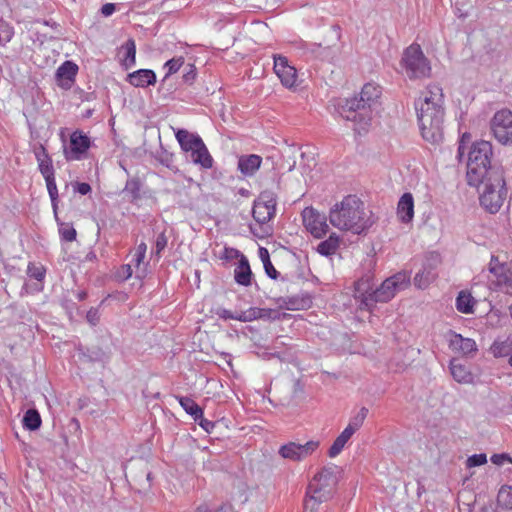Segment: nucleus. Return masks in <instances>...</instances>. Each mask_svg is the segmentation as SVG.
<instances>
[{
	"label": "nucleus",
	"mask_w": 512,
	"mask_h": 512,
	"mask_svg": "<svg viewBox=\"0 0 512 512\" xmlns=\"http://www.w3.org/2000/svg\"><path fill=\"white\" fill-rule=\"evenodd\" d=\"M382 94L381 87L376 83H366L360 92V97H353L347 99L345 104L342 105L340 114L343 118H351L353 116V107L356 108H369L371 109L380 99Z\"/></svg>",
	"instance_id": "nucleus-7"
},
{
	"label": "nucleus",
	"mask_w": 512,
	"mask_h": 512,
	"mask_svg": "<svg viewBox=\"0 0 512 512\" xmlns=\"http://www.w3.org/2000/svg\"><path fill=\"white\" fill-rule=\"evenodd\" d=\"M470 140V134L469 133H464L461 137V140H460V143H459V146H458V154L459 156H462L464 154V151H465V142H468Z\"/></svg>",
	"instance_id": "nucleus-51"
},
{
	"label": "nucleus",
	"mask_w": 512,
	"mask_h": 512,
	"mask_svg": "<svg viewBox=\"0 0 512 512\" xmlns=\"http://www.w3.org/2000/svg\"><path fill=\"white\" fill-rule=\"evenodd\" d=\"M341 238L336 232L330 233L327 239L321 241L317 246V252L323 256L335 254L340 246Z\"/></svg>",
	"instance_id": "nucleus-29"
},
{
	"label": "nucleus",
	"mask_w": 512,
	"mask_h": 512,
	"mask_svg": "<svg viewBox=\"0 0 512 512\" xmlns=\"http://www.w3.org/2000/svg\"><path fill=\"white\" fill-rule=\"evenodd\" d=\"M450 348L463 355H470L477 351V345L473 339L464 338L456 333L450 339Z\"/></svg>",
	"instance_id": "nucleus-25"
},
{
	"label": "nucleus",
	"mask_w": 512,
	"mask_h": 512,
	"mask_svg": "<svg viewBox=\"0 0 512 512\" xmlns=\"http://www.w3.org/2000/svg\"><path fill=\"white\" fill-rule=\"evenodd\" d=\"M368 415V409L362 407L358 414L351 419L347 427L341 432V434L334 440L331 447L328 450V456L335 458L338 456L353 434L360 429Z\"/></svg>",
	"instance_id": "nucleus-13"
},
{
	"label": "nucleus",
	"mask_w": 512,
	"mask_h": 512,
	"mask_svg": "<svg viewBox=\"0 0 512 512\" xmlns=\"http://www.w3.org/2000/svg\"><path fill=\"white\" fill-rule=\"evenodd\" d=\"M505 461L512 464V458L508 454L502 453L491 456V462L495 465H502Z\"/></svg>",
	"instance_id": "nucleus-48"
},
{
	"label": "nucleus",
	"mask_w": 512,
	"mask_h": 512,
	"mask_svg": "<svg viewBox=\"0 0 512 512\" xmlns=\"http://www.w3.org/2000/svg\"><path fill=\"white\" fill-rule=\"evenodd\" d=\"M373 286L371 274H366L355 282L353 297L358 303L359 309L372 311L375 291Z\"/></svg>",
	"instance_id": "nucleus-15"
},
{
	"label": "nucleus",
	"mask_w": 512,
	"mask_h": 512,
	"mask_svg": "<svg viewBox=\"0 0 512 512\" xmlns=\"http://www.w3.org/2000/svg\"><path fill=\"white\" fill-rule=\"evenodd\" d=\"M274 72L279 78L281 84L290 90H294L298 86L297 69L292 66L288 59L282 55H274Z\"/></svg>",
	"instance_id": "nucleus-16"
},
{
	"label": "nucleus",
	"mask_w": 512,
	"mask_h": 512,
	"mask_svg": "<svg viewBox=\"0 0 512 512\" xmlns=\"http://www.w3.org/2000/svg\"><path fill=\"white\" fill-rule=\"evenodd\" d=\"M495 138L502 144H512V112L508 109L497 111L491 121Z\"/></svg>",
	"instance_id": "nucleus-14"
},
{
	"label": "nucleus",
	"mask_w": 512,
	"mask_h": 512,
	"mask_svg": "<svg viewBox=\"0 0 512 512\" xmlns=\"http://www.w3.org/2000/svg\"><path fill=\"white\" fill-rule=\"evenodd\" d=\"M132 267L130 263L122 265L116 272V277L121 281L129 279L133 275V272H135Z\"/></svg>",
	"instance_id": "nucleus-45"
},
{
	"label": "nucleus",
	"mask_w": 512,
	"mask_h": 512,
	"mask_svg": "<svg viewBox=\"0 0 512 512\" xmlns=\"http://www.w3.org/2000/svg\"><path fill=\"white\" fill-rule=\"evenodd\" d=\"M397 217L401 223L408 224L414 218V198L410 192L404 193L397 203Z\"/></svg>",
	"instance_id": "nucleus-21"
},
{
	"label": "nucleus",
	"mask_w": 512,
	"mask_h": 512,
	"mask_svg": "<svg viewBox=\"0 0 512 512\" xmlns=\"http://www.w3.org/2000/svg\"><path fill=\"white\" fill-rule=\"evenodd\" d=\"M262 164V157L257 154L241 155L238 158L237 168L245 177L256 174Z\"/></svg>",
	"instance_id": "nucleus-23"
},
{
	"label": "nucleus",
	"mask_w": 512,
	"mask_h": 512,
	"mask_svg": "<svg viewBox=\"0 0 512 512\" xmlns=\"http://www.w3.org/2000/svg\"><path fill=\"white\" fill-rule=\"evenodd\" d=\"M328 218L334 228L353 235L366 234L375 223L373 212L352 194L335 202L329 209Z\"/></svg>",
	"instance_id": "nucleus-2"
},
{
	"label": "nucleus",
	"mask_w": 512,
	"mask_h": 512,
	"mask_svg": "<svg viewBox=\"0 0 512 512\" xmlns=\"http://www.w3.org/2000/svg\"><path fill=\"white\" fill-rule=\"evenodd\" d=\"M78 71V66L71 62V61H65L58 69H57V78L59 80H67V81H73L74 77L76 76Z\"/></svg>",
	"instance_id": "nucleus-35"
},
{
	"label": "nucleus",
	"mask_w": 512,
	"mask_h": 512,
	"mask_svg": "<svg viewBox=\"0 0 512 512\" xmlns=\"http://www.w3.org/2000/svg\"><path fill=\"white\" fill-rule=\"evenodd\" d=\"M122 50L125 52L123 58V65L129 69L136 63V44L133 39H128L122 46Z\"/></svg>",
	"instance_id": "nucleus-34"
},
{
	"label": "nucleus",
	"mask_w": 512,
	"mask_h": 512,
	"mask_svg": "<svg viewBox=\"0 0 512 512\" xmlns=\"http://www.w3.org/2000/svg\"><path fill=\"white\" fill-rule=\"evenodd\" d=\"M489 271L496 280V285L505 289L506 293L512 294V271L507 268L506 264L501 263L495 256L491 257L489 263Z\"/></svg>",
	"instance_id": "nucleus-17"
},
{
	"label": "nucleus",
	"mask_w": 512,
	"mask_h": 512,
	"mask_svg": "<svg viewBox=\"0 0 512 512\" xmlns=\"http://www.w3.org/2000/svg\"><path fill=\"white\" fill-rule=\"evenodd\" d=\"M401 66L410 79L429 77L431 73L430 62L417 43L411 44L404 50Z\"/></svg>",
	"instance_id": "nucleus-6"
},
{
	"label": "nucleus",
	"mask_w": 512,
	"mask_h": 512,
	"mask_svg": "<svg viewBox=\"0 0 512 512\" xmlns=\"http://www.w3.org/2000/svg\"><path fill=\"white\" fill-rule=\"evenodd\" d=\"M264 269H265V272L266 274L271 278V279H274L276 280L278 278V271L275 269V267L273 266V264L271 263L270 259H267L264 264Z\"/></svg>",
	"instance_id": "nucleus-49"
},
{
	"label": "nucleus",
	"mask_w": 512,
	"mask_h": 512,
	"mask_svg": "<svg viewBox=\"0 0 512 512\" xmlns=\"http://www.w3.org/2000/svg\"><path fill=\"white\" fill-rule=\"evenodd\" d=\"M183 65H184V58L181 56L168 60L164 65V68L167 69L165 78L178 72Z\"/></svg>",
	"instance_id": "nucleus-41"
},
{
	"label": "nucleus",
	"mask_w": 512,
	"mask_h": 512,
	"mask_svg": "<svg viewBox=\"0 0 512 512\" xmlns=\"http://www.w3.org/2000/svg\"><path fill=\"white\" fill-rule=\"evenodd\" d=\"M196 68L193 64H187L184 68L183 80L186 83H192L196 78Z\"/></svg>",
	"instance_id": "nucleus-46"
},
{
	"label": "nucleus",
	"mask_w": 512,
	"mask_h": 512,
	"mask_svg": "<svg viewBox=\"0 0 512 512\" xmlns=\"http://www.w3.org/2000/svg\"><path fill=\"white\" fill-rule=\"evenodd\" d=\"M259 256L264 263L267 259H270L269 252L266 248L261 247L259 249Z\"/></svg>",
	"instance_id": "nucleus-53"
},
{
	"label": "nucleus",
	"mask_w": 512,
	"mask_h": 512,
	"mask_svg": "<svg viewBox=\"0 0 512 512\" xmlns=\"http://www.w3.org/2000/svg\"><path fill=\"white\" fill-rule=\"evenodd\" d=\"M199 420H200V422H199L200 426L202 428H204L206 431H208L209 430L208 427L211 425V422L206 420V419H204L203 417L201 419H199Z\"/></svg>",
	"instance_id": "nucleus-54"
},
{
	"label": "nucleus",
	"mask_w": 512,
	"mask_h": 512,
	"mask_svg": "<svg viewBox=\"0 0 512 512\" xmlns=\"http://www.w3.org/2000/svg\"><path fill=\"white\" fill-rule=\"evenodd\" d=\"M338 476L335 467H324L311 479L304 502L306 511L317 512L319 506L331 500L336 492Z\"/></svg>",
	"instance_id": "nucleus-3"
},
{
	"label": "nucleus",
	"mask_w": 512,
	"mask_h": 512,
	"mask_svg": "<svg viewBox=\"0 0 512 512\" xmlns=\"http://www.w3.org/2000/svg\"><path fill=\"white\" fill-rule=\"evenodd\" d=\"M168 243V239L164 233H160L157 236L156 242H155V250L156 254L160 255V253L166 248Z\"/></svg>",
	"instance_id": "nucleus-47"
},
{
	"label": "nucleus",
	"mask_w": 512,
	"mask_h": 512,
	"mask_svg": "<svg viewBox=\"0 0 512 512\" xmlns=\"http://www.w3.org/2000/svg\"><path fill=\"white\" fill-rule=\"evenodd\" d=\"M475 301L470 293L460 292L456 299V308L459 312L469 314L473 312Z\"/></svg>",
	"instance_id": "nucleus-33"
},
{
	"label": "nucleus",
	"mask_w": 512,
	"mask_h": 512,
	"mask_svg": "<svg viewBox=\"0 0 512 512\" xmlns=\"http://www.w3.org/2000/svg\"><path fill=\"white\" fill-rule=\"evenodd\" d=\"M353 116L351 118H344L347 121L353 122L354 131L361 135L364 133H367L369 128L371 127L372 122V116H371V109L363 107V108H356L353 107Z\"/></svg>",
	"instance_id": "nucleus-19"
},
{
	"label": "nucleus",
	"mask_w": 512,
	"mask_h": 512,
	"mask_svg": "<svg viewBox=\"0 0 512 512\" xmlns=\"http://www.w3.org/2000/svg\"><path fill=\"white\" fill-rule=\"evenodd\" d=\"M510 349V344H508L506 341H495L490 347L491 353L496 358L507 356L510 352Z\"/></svg>",
	"instance_id": "nucleus-40"
},
{
	"label": "nucleus",
	"mask_w": 512,
	"mask_h": 512,
	"mask_svg": "<svg viewBox=\"0 0 512 512\" xmlns=\"http://www.w3.org/2000/svg\"><path fill=\"white\" fill-rule=\"evenodd\" d=\"M483 183L480 204L486 211L494 214L500 210L507 196L504 177L501 172H494Z\"/></svg>",
	"instance_id": "nucleus-5"
},
{
	"label": "nucleus",
	"mask_w": 512,
	"mask_h": 512,
	"mask_svg": "<svg viewBox=\"0 0 512 512\" xmlns=\"http://www.w3.org/2000/svg\"><path fill=\"white\" fill-rule=\"evenodd\" d=\"M277 197L271 191H263L254 201L252 215L259 224H266L276 215Z\"/></svg>",
	"instance_id": "nucleus-12"
},
{
	"label": "nucleus",
	"mask_w": 512,
	"mask_h": 512,
	"mask_svg": "<svg viewBox=\"0 0 512 512\" xmlns=\"http://www.w3.org/2000/svg\"><path fill=\"white\" fill-rule=\"evenodd\" d=\"M115 12V5L113 3H106L101 7V13L103 16L108 17Z\"/></svg>",
	"instance_id": "nucleus-50"
},
{
	"label": "nucleus",
	"mask_w": 512,
	"mask_h": 512,
	"mask_svg": "<svg viewBox=\"0 0 512 512\" xmlns=\"http://www.w3.org/2000/svg\"><path fill=\"white\" fill-rule=\"evenodd\" d=\"M147 252V245L141 242L137 245L134 251L131 252V265L134 267L135 275L138 279H143L147 274V264L144 259Z\"/></svg>",
	"instance_id": "nucleus-24"
},
{
	"label": "nucleus",
	"mask_w": 512,
	"mask_h": 512,
	"mask_svg": "<svg viewBox=\"0 0 512 512\" xmlns=\"http://www.w3.org/2000/svg\"><path fill=\"white\" fill-rule=\"evenodd\" d=\"M27 274L29 277L42 282L46 275V269L40 263L30 262L27 266Z\"/></svg>",
	"instance_id": "nucleus-39"
},
{
	"label": "nucleus",
	"mask_w": 512,
	"mask_h": 512,
	"mask_svg": "<svg viewBox=\"0 0 512 512\" xmlns=\"http://www.w3.org/2000/svg\"><path fill=\"white\" fill-rule=\"evenodd\" d=\"M439 262L437 254L431 255V260L424 264L423 269L419 271L414 277V284L420 289L427 288L437 277L435 272L436 266Z\"/></svg>",
	"instance_id": "nucleus-18"
},
{
	"label": "nucleus",
	"mask_w": 512,
	"mask_h": 512,
	"mask_svg": "<svg viewBox=\"0 0 512 512\" xmlns=\"http://www.w3.org/2000/svg\"><path fill=\"white\" fill-rule=\"evenodd\" d=\"M60 235L62 239H64L67 242H72L76 239V230L70 226V225H63L60 228Z\"/></svg>",
	"instance_id": "nucleus-44"
},
{
	"label": "nucleus",
	"mask_w": 512,
	"mask_h": 512,
	"mask_svg": "<svg viewBox=\"0 0 512 512\" xmlns=\"http://www.w3.org/2000/svg\"><path fill=\"white\" fill-rule=\"evenodd\" d=\"M234 278L239 285H251L252 272L249 265V261L244 255H241L238 265L234 270Z\"/></svg>",
	"instance_id": "nucleus-27"
},
{
	"label": "nucleus",
	"mask_w": 512,
	"mask_h": 512,
	"mask_svg": "<svg viewBox=\"0 0 512 512\" xmlns=\"http://www.w3.org/2000/svg\"><path fill=\"white\" fill-rule=\"evenodd\" d=\"M95 315H96V312L89 311L88 314H87L88 320L90 322H92Z\"/></svg>",
	"instance_id": "nucleus-55"
},
{
	"label": "nucleus",
	"mask_w": 512,
	"mask_h": 512,
	"mask_svg": "<svg viewBox=\"0 0 512 512\" xmlns=\"http://www.w3.org/2000/svg\"><path fill=\"white\" fill-rule=\"evenodd\" d=\"M130 84L135 87H147L156 82V75L152 70L140 69L128 75Z\"/></svg>",
	"instance_id": "nucleus-26"
},
{
	"label": "nucleus",
	"mask_w": 512,
	"mask_h": 512,
	"mask_svg": "<svg viewBox=\"0 0 512 512\" xmlns=\"http://www.w3.org/2000/svg\"><path fill=\"white\" fill-rule=\"evenodd\" d=\"M305 229L316 239L324 238L329 232L328 216L316 208L305 207L301 213Z\"/></svg>",
	"instance_id": "nucleus-9"
},
{
	"label": "nucleus",
	"mask_w": 512,
	"mask_h": 512,
	"mask_svg": "<svg viewBox=\"0 0 512 512\" xmlns=\"http://www.w3.org/2000/svg\"><path fill=\"white\" fill-rule=\"evenodd\" d=\"M410 278V273L402 271L384 280L381 286L374 291L373 308L378 302H388L398 292L405 290L410 285Z\"/></svg>",
	"instance_id": "nucleus-8"
},
{
	"label": "nucleus",
	"mask_w": 512,
	"mask_h": 512,
	"mask_svg": "<svg viewBox=\"0 0 512 512\" xmlns=\"http://www.w3.org/2000/svg\"><path fill=\"white\" fill-rule=\"evenodd\" d=\"M415 110L422 137L431 143L443 139L444 95L436 84L428 85L415 101Z\"/></svg>",
	"instance_id": "nucleus-1"
},
{
	"label": "nucleus",
	"mask_w": 512,
	"mask_h": 512,
	"mask_svg": "<svg viewBox=\"0 0 512 512\" xmlns=\"http://www.w3.org/2000/svg\"><path fill=\"white\" fill-rule=\"evenodd\" d=\"M492 145L488 141L475 142L468 153L467 181L471 186H478L495 171H490Z\"/></svg>",
	"instance_id": "nucleus-4"
},
{
	"label": "nucleus",
	"mask_w": 512,
	"mask_h": 512,
	"mask_svg": "<svg viewBox=\"0 0 512 512\" xmlns=\"http://www.w3.org/2000/svg\"><path fill=\"white\" fill-rule=\"evenodd\" d=\"M508 363H509L510 366H512V355L509 357Z\"/></svg>",
	"instance_id": "nucleus-56"
},
{
	"label": "nucleus",
	"mask_w": 512,
	"mask_h": 512,
	"mask_svg": "<svg viewBox=\"0 0 512 512\" xmlns=\"http://www.w3.org/2000/svg\"><path fill=\"white\" fill-rule=\"evenodd\" d=\"M175 137L181 149L187 153H191L198 147L204 144L202 138L194 133H190L185 129H178L175 132Z\"/></svg>",
	"instance_id": "nucleus-22"
},
{
	"label": "nucleus",
	"mask_w": 512,
	"mask_h": 512,
	"mask_svg": "<svg viewBox=\"0 0 512 512\" xmlns=\"http://www.w3.org/2000/svg\"><path fill=\"white\" fill-rule=\"evenodd\" d=\"M46 187L52 202H55L58 198V189L56 185L55 174L44 176Z\"/></svg>",
	"instance_id": "nucleus-42"
},
{
	"label": "nucleus",
	"mask_w": 512,
	"mask_h": 512,
	"mask_svg": "<svg viewBox=\"0 0 512 512\" xmlns=\"http://www.w3.org/2000/svg\"><path fill=\"white\" fill-rule=\"evenodd\" d=\"M91 146L90 137L82 130H75L70 135L68 146L63 149V155L68 162L80 161L87 158Z\"/></svg>",
	"instance_id": "nucleus-11"
},
{
	"label": "nucleus",
	"mask_w": 512,
	"mask_h": 512,
	"mask_svg": "<svg viewBox=\"0 0 512 512\" xmlns=\"http://www.w3.org/2000/svg\"><path fill=\"white\" fill-rule=\"evenodd\" d=\"M180 406L191 415L195 421H199L203 417V409L191 398L180 396L177 397Z\"/></svg>",
	"instance_id": "nucleus-32"
},
{
	"label": "nucleus",
	"mask_w": 512,
	"mask_h": 512,
	"mask_svg": "<svg viewBox=\"0 0 512 512\" xmlns=\"http://www.w3.org/2000/svg\"><path fill=\"white\" fill-rule=\"evenodd\" d=\"M262 316V310L259 308H250L239 314H234L229 310H224L221 317L224 319H234L241 322H250Z\"/></svg>",
	"instance_id": "nucleus-31"
},
{
	"label": "nucleus",
	"mask_w": 512,
	"mask_h": 512,
	"mask_svg": "<svg viewBox=\"0 0 512 512\" xmlns=\"http://www.w3.org/2000/svg\"><path fill=\"white\" fill-rule=\"evenodd\" d=\"M487 462L486 454L480 453V454H474L466 460V467L472 468L476 466L484 465Z\"/></svg>",
	"instance_id": "nucleus-43"
},
{
	"label": "nucleus",
	"mask_w": 512,
	"mask_h": 512,
	"mask_svg": "<svg viewBox=\"0 0 512 512\" xmlns=\"http://www.w3.org/2000/svg\"><path fill=\"white\" fill-rule=\"evenodd\" d=\"M91 191V186L88 183H78L77 192L81 195H86Z\"/></svg>",
	"instance_id": "nucleus-52"
},
{
	"label": "nucleus",
	"mask_w": 512,
	"mask_h": 512,
	"mask_svg": "<svg viewBox=\"0 0 512 512\" xmlns=\"http://www.w3.org/2000/svg\"><path fill=\"white\" fill-rule=\"evenodd\" d=\"M190 157L194 164L199 165L204 169H210L213 166V158L205 143L191 152Z\"/></svg>",
	"instance_id": "nucleus-30"
},
{
	"label": "nucleus",
	"mask_w": 512,
	"mask_h": 512,
	"mask_svg": "<svg viewBox=\"0 0 512 512\" xmlns=\"http://www.w3.org/2000/svg\"><path fill=\"white\" fill-rule=\"evenodd\" d=\"M33 153L38 164L39 172L43 177L55 174L52 157L43 144L40 143L34 146Z\"/></svg>",
	"instance_id": "nucleus-20"
},
{
	"label": "nucleus",
	"mask_w": 512,
	"mask_h": 512,
	"mask_svg": "<svg viewBox=\"0 0 512 512\" xmlns=\"http://www.w3.org/2000/svg\"><path fill=\"white\" fill-rule=\"evenodd\" d=\"M320 447L319 440H309L304 444L290 441L279 448V455L293 462H301L311 457Z\"/></svg>",
	"instance_id": "nucleus-10"
},
{
	"label": "nucleus",
	"mask_w": 512,
	"mask_h": 512,
	"mask_svg": "<svg viewBox=\"0 0 512 512\" xmlns=\"http://www.w3.org/2000/svg\"><path fill=\"white\" fill-rule=\"evenodd\" d=\"M42 420L40 414L35 409L26 411L23 417V426L29 430H37L41 426Z\"/></svg>",
	"instance_id": "nucleus-36"
},
{
	"label": "nucleus",
	"mask_w": 512,
	"mask_h": 512,
	"mask_svg": "<svg viewBox=\"0 0 512 512\" xmlns=\"http://www.w3.org/2000/svg\"><path fill=\"white\" fill-rule=\"evenodd\" d=\"M450 371L452 377L458 383L470 384L473 382V374L465 365L461 364L458 359L451 360Z\"/></svg>",
	"instance_id": "nucleus-28"
},
{
	"label": "nucleus",
	"mask_w": 512,
	"mask_h": 512,
	"mask_svg": "<svg viewBox=\"0 0 512 512\" xmlns=\"http://www.w3.org/2000/svg\"><path fill=\"white\" fill-rule=\"evenodd\" d=\"M193 512H233V506L228 502H223L216 507H212L208 502H202L195 507Z\"/></svg>",
	"instance_id": "nucleus-38"
},
{
	"label": "nucleus",
	"mask_w": 512,
	"mask_h": 512,
	"mask_svg": "<svg viewBox=\"0 0 512 512\" xmlns=\"http://www.w3.org/2000/svg\"><path fill=\"white\" fill-rule=\"evenodd\" d=\"M497 503L506 510L512 509V486H502L497 495Z\"/></svg>",
	"instance_id": "nucleus-37"
}]
</instances>
